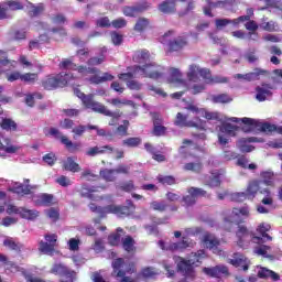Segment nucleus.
I'll return each mask as SVG.
<instances>
[{
	"label": "nucleus",
	"mask_w": 282,
	"mask_h": 282,
	"mask_svg": "<svg viewBox=\"0 0 282 282\" xmlns=\"http://www.w3.org/2000/svg\"><path fill=\"white\" fill-rule=\"evenodd\" d=\"M187 83L183 79L182 72L177 68H170L167 72L166 82L173 87H184L194 95L202 94L206 90L207 76L206 68H202L197 64H192L186 73Z\"/></svg>",
	"instance_id": "nucleus-1"
},
{
	"label": "nucleus",
	"mask_w": 282,
	"mask_h": 282,
	"mask_svg": "<svg viewBox=\"0 0 282 282\" xmlns=\"http://www.w3.org/2000/svg\"><path fill=\"white\" fill-rule=\"evenodd\" d=\"M230 122H242L245 124L242 127V131L248 133L250 131H263L264 133H272V131H276V126L268 122H261L259 120L250 119V118H226L223 121L219 132H218V142L223 147H226L230 142V138H235L237 132L239 131V127L231 124Z\"/></svg>",
	"instance_id": "nucleus-2"
},
{
	"label": "nucleus",
	"mask_w": 282,
	"mask_h": 282,
	"mask_svg": "<svg viewBox=\"0 0 282 282\" xmlns=\"http://www.w3.org/2000/svg\"><path fill=\"white\" fill-rule=\"evenodd\" d=\"M151 54L149 51H137L133 55L134 63L141 66H132L128 73L119 75L120 80H131V78H152L153 80H162L164 78V68L153 62H150Z\"/></svg>",
	"instance_id": "nucleus-3"
},
{
	"label": "nucleus",
	"mask_w": 282,
	"mask_h": 282,
	"mask_svg": "<svg viewBox=\"0 0 282 282\" xmlns=\"http://www.w3.org/2000/svg\"><path fill=\"white\" fill-rule=\"evenodd\" d=\"M61 69H70L72 72H77V78L83 80H88L91 85H100L102 83H108L113 80V75L111 73H102L101 75H95L98 73V68L78 66L72 62V59H63L59 64Z\"/></svg>",
	"instance_id": "nucleus-4"
},
{
	"label": "nucleus",
	"mask_w": 282,
	"mask_h": 282,
	"mask_svg": "<svg viewBox=\"0 0 282 282\" xmlns=\"http://www.w3.org/2000/svg\"><path fill=\"white\" fill-rule=\"evenodd\" d=\"M257 193H260V195L264 196L262 198V204H264V206H272V204H274L272 192H270V188L268 187L263 188L259 180L250 181L245 192H237L231 194V199L234 202H246V199H254L257 197Z\"/></svg>",
	"instance_id": "nucleus-5"
},
{
	"label": "nucleus",
	"mask_w": 282,
	"mask_h": 282,
	"mask_svg": "<svg viewBox=\"0 0 282 282\" xmlns=\"http://www.w3.org/2000/svg\"><path fill=\"white\" fill-rule=\"evenodd\" d=\"M188 110L192 111V113H195L197 116L194 120H189L188 118L182 112H178L176 115V119L174 121V124L176 127H196L199 128L202 127V119L199 118H205L206 120H219L220 122H224V118H221V115L219 112H209L204 108H198L197 106H189Z\"/></svg>",
	"instance_id": "nucleus-6"
},
{
	"label": "nucleus",
	"mask_w": 282,
	"mask_h": 282,
	"mask_svg": "<svg viewBox=\"0 0 282 282\" xmlns=\"http://www.w3.org/2000/svg\"><path fill=\"white\" fill-rule=\"evenodd\" d=\"M203 259H206V251L204 250L192 252L187 260L182 257H175L174 261L177 265V270L178 272H181L182 275L185 276L184 280H181L178 282H188V279L193 280V278L195 276V269L193 268V265H195V263H202Z\"/></svg>",
	"instance_id": "nucleus-7"
},
{
	"label": "nucleus",
	"mask_w": 282,
	"mask_h": 282,
	"mask_svg": "<svg viewBox=\"0 0 282 282\" xmlns=\"http://www.w3.org/2000/svg\"><path fill=\"white\" fill-rule=\"evenodd\" d=\"M74 94L82 100L83 105L86 107V109H91L93 111H96L97 113H102L104 116H109L111 121L109 122L110 126H113L118 122V118L122 116V112H112L111 110L107 109L105 105L95 101L94 95H85L80 89L74 88Z\"/></svg>",
	"instance_id": "nucleus-8"
},
{
	"label": "nucleus",
	"mask_w": 282,
	"mask_h": 282,
	"mask_svg": "<svg viewBox=\"0 0 282 282\" xmlns=\"http://www.w3.org/2000/svg\"><path fill=\"white\" fill-rule=\"evenodd\" d=\"M78 76V72L72 73V74H59L56 76H48L44 82H43V87L44 89H56L57 87H65V85H74V80Z\"/></svg>",
	"instance_id": "nucleus-9"
},
{
	"label": "nucleus",
	"mask_w": 282,
	"mask_h": 282,
	"mask_svg": "<svg viewBox=\"0 0 282 282\" xmlns=\"http://www.w3.org/2000/svg\"><path fill=\"white\" fill-rule=\"evenodd\" d=\"M3 67H8L9 69H14L17 67V61H12L8 58V53L0 51V76L1 74H6V78L9 83H14V80H21L22 74L19 70H14L8 73V70L3 69Z\"/></svg>",
	"instance_id": "nucleus-10"
},
{
	"label": "nucleus",
	"mask_w": 282,
	"mask_h": 282,
	"mask_svg": "<svg viewBox=\"0 0 282 282\" xmlns=\"http://www.w3.org/2000/svg\"><path fill=\"white\" fill-rule=\"evenodd\" d=\"M250 217V207L243 206L240 208H234L231 212L227 213L225 216V224L227 230L232 228V224H243V219Z\"/></svg>",
	"instance_id": "nucleus-11"
},
{
	"label": "nucleus",
	"mask_w": 282,
	"mask_h": 282,
	"mask_svg": "<svg viewBox=\"0 0 282 282\" xmlns=\"http://www.w3.org/2000/svg\"><path fill=\"white\" fill-rule=\"evenodd\" d=\"M159 246L162 250H171L172 252H184L186 248H194L195 241L183 236L182 241L178 242H164L159 241Z\"/></svg>",
	"instance_id": "nucleus-12"
},
{
	"label": "nucleus",
	"mask_w": 282,
	"mask_h": 282,
	"mask_svg": "<svg viewBox=\"0 0 282 282\" xmlns=\"http://www.w3.org/2000/svg\"><path fill=\"white\" fill-rule=\"evenodd\" d=\"M89 209L93 213H97L99 218L102 219L106 215L111 213L112 215H129V207H120L116 205H109L108 207H98L95 204L89 205Z\"/></svg>",
	"instance_id": "nucleus-13"
},
{
	"label": "nucleus",
	"mask_w": 282,
	"mask_h": 282,
	"mask_svg": "<svg viewBox=\"0 0 282 282\" xmlns=\"http://www.w3.org/2000/svg\"><path fill=\"white\" fill-rule=\"evenodd\" d=\"M173 34V31H169L163 35L162 40V43H166V41H170L169 47L172 52H180V50H183V47H186V45H188V37L186 35H178L171 41Z\"/></svg>",
	"instance_id": "nucleus-14"
},
{
	"label": "nucleus",
	"mask_w": 282,
	"mask_h": 282,
	"mask_svg": "<svg viewBox=\"0 0 282 282\" xmlns=\"http://www.w3.org/2000/svg\"><path fill=\"white\" fill-rule=\"evenodd\" d=\"M203 248H207V250H212L214 254H218V257H226V252L219 249V239L215 237L213 234H204L203 235Z\"/></svg>",
	"instance_id": "nucleus-15"
},
{
	"label": "nucleus",
	"mask_w": 282,
	"mask_h": 282,
	"mask_svg": "<svg viewBox=\"0 0 282 282\" xmlns=\"http://www.w3.org/2000/svg\"><path fill=\"white\" fill-rule=\"evenodd\" d=\"M51 272L59 276V282H74V279H76V272L61 263L54 264Z\"/></svg>",
	"instance_id": "nucleus-16"
},
{
	"label": "nucleus",
	"mask_w": 282,
	"mask_h": 282,
	"mask_svg": "<svg viewBox=\"0 0 282 282\" xmlns=\"http://www.w3.org/2000/svg\"><path fill=\"white\" fill-rule=\"evenodd\" d=\"M44 239L46 242L41 241L39 250L43 252V254H54V248H56L58 236H56V234H46Z\"/></svg>",
	"instance_id": "nucleus-17"
},
{
	"label": "nucleus",
	"mask_w": 282,
	"mask_h": 282,
	"mask_svg": "<svg viewBox=\"0 0 282 282\" xmlns=\"http://www.w3.org/2000/svg\"><path fill=\"white\" fill-rule=\"evenodd\" d=\"M237 237L238 246H240V248H243L245 243H248V241H253V243H257V241H261V238L253 237L252 234H250L248 229L243 226H239Z\"/></svg>",
	"instance_id": "nucleus-18"
},
{
	"label": "nucleus",
	"mask_w": 282,
	"mask_h": 282,
	"mask_svg": "<svg viewBox=\"0 0 282 282\" xmlns=\"http://www.w3.org/2000/svg\"><path fill=\"white\" fill-rule=\"evenodd\" d=\"M261 76H268V70L261 69V68H256L251 73L247 74H237L235 75V78H238V80H259Z\"/></svg>",
	"instance_id": "nucleus-19"
},
{
	"label": "nucleus",
	"mask_w": 282,
	"mask_h": 282,
	"mask_svg": "<svg viewBox=\"0 0 282 282\" xmlns=\"http://www.w3.org/2000/svg\"><path fill=\"white\" fill-rule=\"evenodd\" d=\"M228 263L235 265V268H242L245 272L250 268V260L241 253H235L234 259H228Z\"/></svg>",
	"instance_id": "nucleus-20"
},
{
	"label": "nucleus",
	"mask_w": 282,
	"mask_h": 282,
	"mask_svg": "<svg viewBox=\"0 0 282 282\" xmlns=\"http://www.w3.org/2000/svg\"><path fill=\"white\" fill-rule=\"evenodd\" d=\"M188 194L189 195H187L183 198V202H185V204L187 206H192V204H195L196 197H205L206 196V191H204L202 188H197V187H191L188 189Z\"/></svg>",
	"instance_id": "nucleus-21"
},
{
	"label": "nucleus",
	"mask_w": 282,
	"mask_h": 282,
	"mask_svg": "<svg viewBox=\"0 0 282 282\" xmlns=\"http://www.w3.org/2000/svg\"><path fill=\"white\" fill-rule=\"evenodd\" d=\"M32 188L34 187L30 185V180H25L24 184L14 183L11 191H13V193H17L18 195H30V193H32Z\"/></svg>",
	"instance_id": "nucleus-22"
},
{
	"label": "nucleus",
	"mask_w": 282,
	"mask_h": 282,
	"mask_svg": "<svg viewBox=\"0 0 282 282\" xmlns=\"http://www.w3.org/2000/svg\"><path fill=\"white\" fill-rule=\"evenodd\" d=\"M203 272L207 274V276H214L216 279H219L221 274H228V267L226 265H217L214 268H204Z\"/></svg>",
	"instance_id": "nucleus-23"
},
{
	"label": "nucleus",
	"mask_w": 282,
	"mask_h": 282,
	"mask_svg": "<svg viewBox=\"0 0 282 282\" xmlns=\"http://www.w3.org/2000/svg\"><path fill=\"white\" fill-rule=\"evenodd\" d=\"M251 142H257V138L240 139L237 142V148L241 153H251V151H254V147L250 144Z\"/></svg>",
	"instance_id": "nucleus-24"
},
{
	"label": "nucleus",
	"mask_w": 282,
	"mask_h": 282,
	"mask_svg": "<svg viewBox=\"0 0 282 282\" xmlns=\"http://www.w3.org/2000/svg\"><path fill=\"white\" fill-rule=\"evenodd\" d=\"M33 202L36 206H52L54 204V196L51 194H39L33 196Z\"/></svg>",
	"instance_id": "nucleus-25"
},
{
	"label": "nucleus",
	"mask_w": 282,
	"mask_h": 282,
	"mask_svg": "<svg viewBox=\"0 0 282 282\" xmlns=\"http://www.w3.org/2000/svg\"><path fill=\"white\" fill-rule=\"evenodd\" d=\"M150 6L151 4L149 2L143 1L139 7H126L123 8V14L124 17H135L138 12L147 10Z\"/></svg>",
	"instance_id": "nucleus-26"
},
{
	"label": "nucleus",
	"mask_w": 282,
	"mask_h": 282,
	"mask_svg": "<svg viewBox=\"0 0 282 282\" xmlns=\"http://www.w3.org/2000/svg\"><path fill=\"white\" fill-rule=\"evenodd\" d=\"M226 6H228L227 1L207 0V7H204V14H206V17H213L210 10L215 8H226Z\"/></svg>",
	"instance_id": "nucleus-27"
},
{
	"label": "nucleus",
	"mask_w": 282,
	"mask_h": 282,
	"mask_svg": "<svg viewBox=\"0 0 282 282\" xmlns=\"http://www.w3.org/2000/svg\"><path fill=\"white\" fill-rule=\"evenodd\" d=\"M272 87L268 85H263L262 87H257L256 91V98L259 100V102H263L264 100H268L270 96H272V91L270 90Z\"/></svg>",
	"instance_id": "nucleus-28"
},
{
	"label": "nucleus",
	"mask_w": 282,
	"mask_h": 282,
	"mask_svg": "<svg viewBox=\"0 0 282 282\" xmlns=\"http://www.w3.org/2000/svg\"><path fill=\"white\" fill-rule=\"evenodd\" d=\"M177 0H166L159 4L160 12H163V14H171L172 12H175V2ZM182 3L186 0H180Z\"/></svg>",
	"instance_id": "nucleus-29"
},
{
	"label": "nucleus",
	"mask_w": 282,
	"mask_h": 282,
	"mask_svg": "<svg viewBox=\"0 0 282 282\" xmlns=\"http://www.w3.org/2000/svg\"><path fill=\"white\" fill-rule=\"evenodd\" d=\"M258 276L260 279H272V281H279L281 279V276H279V273L263 267L259 268Z\"/></svg>",
	"instance_id": "nucleus-30"
},
{
	"label": "nucleus",
	"mask_w": 282,
	"mask_h": 282,
	"mask_svg": "<svg viewBox=\"0 0 282 282\" xmlns=\"http://www.w3.org/2000/svg\"><path fill=\"white\" fill-rule=\"evenodd\" d=\"M112 151H113V148H111L110 145L94 147V148H90L86 152V155H89L90 158H94L95 155H100L102 153H111Z\"/></svg>",
	"instance_id": "nucleus-31"
},
{
	"label": "nucleus",
	"mask_w": 282,
	"mask_h": 282,
	"mask_svg": "<svg viewBox=\"0 0 282 282\" xmlns=\"http://www.w3.org/2000/svg\"><path fill=\"white\" fill-rule=\"evenodd\" d=\"M82 193V197H87L88 199H93L94 202H98L100 199V197H98V195H96V193H98V189L94 188V187H87V185H84L80 189Z\"/></svg>",
	"instance_id": "nucleus-32"
},
{
	"label": "nucleus",
	"mask_w": 282,
	"mask_h": 282,
	"mask_svg": "<svg viewBox=\"0 0 282 282\" xmlns=\"http://www.w3.org/2000/svg\"><path fill=\"white\" fill-rule=\"evenodd\" d=\"M260 177L262 181L261 182V186L262 184H264V186H274V172L268 170V171H263L260 173Z\"/></svg>",
	"instance_id": "nucleus-33"
},
{
	"label": "nucleus",
	"mask_w": 282,
	"mask_h": 282,
	"mask_svg": "<svg viewBox=\"0 0 282 282\" xmlns=\"http://www.w3.org/2000/svg\"><path fill=\"white\" fill-rule=\"evenodd\" d=\"M206 77H207V85H219L224 83H228V77L224 76H214L210 74V70L206 68Z\"/></svg>",
	"instance_id": "nucleus-34"
},
{
	"label": "nucleus",
	"mask_w": 282,
	"mask_h": 282,
	"mask_svg": "<svg viewBox=\"0 0 282 282\" xmlns=\"http://www.w3.org/2000/svg\"><path fill=\"white\" fill-rule=\"evenodd\" d=\"M3 246L6 248H9V250H14L15 252H21V250H23V245H21L20 242H17L14 238H10V237H7L3 240Z\"/></svg>",
	"instance_id": "nucleus-35"
},
{
	"label": "nucleus",
	"mask_w": 282,
	"mask_h": 282,
	"mask_svg": "<svg viewBox=\"0 0 282 282\" xmlns=\"http://www.w3.org/2000/svg\"><path fill=\"white\" fill-rule=\"evenodd\" d=\"M246 30L249 31V39L251 41H257L258 39V34H257V30H259V24H257V22L254 21H248L245 24Z\"/></svg>",
	"instance_id": "nucleus-36"
},
{
	"label": "nucleus",
	"mask_w": 282,
	"mask_h": 282,
	"mask_svg": "<svg viewBox=\"0 0 282 282\" xmlns=\"http://www.w3.org/2000/svg\"><path fill=\"white\" fill-rule=\"evenodd\" d=\"M260 28L267 32H276V30H279V24L274 21H268V18H263L260 22Z\"/></svg>",
	"instance_id": "nucleus-37"
},
{
	"label": "nucleus",
	"mask_w": 282,
	"mask_h": 282,
	"mask_svg": "<svg viewBox=\"0 0 282 282\" xmlns=\"http://www.w3.org/2000/svg\"><path fill=\"white\" fill-rule=\"evenodd\" d=\"M272 227L268 223H262L257 227V232L261 235L264 239H268V241H272V236L268 235L267 232H270V229Z\"/></svg>",
	"instance_id": "nucleus-38"
},
{
	"label": "nucleus",
	"mask_w": 282,
	"mask_h": 282,
	"mask_svg": "<svg viewBox=\"0 0 282 282\" xmlns=\"http://www.w3.org/2000/svg\"><path fill=\"white\" fill-rule=\"evenodd\" d=\"M20 217H22V219H29L30 221H33V219H36L39 217V210L22 207L20 212Z\"/></svg>",
	"instance_id": "nucleus-39"
},
{
	"label": "nucleus",
	"mask_w": 282,
	"mask_h": 282,
	"mask_svg": "<svg viewBox=\"0 0 282 282\" xmlns=\"http://www.w3.org/2000/svg\"><path fill=\"white\" fill-rule=\"evenodd\" d=\"M65 171H70L72 173H78V171H80V165H78V163L74 162V159L72 158H67L64 161L63 164Z\"/></svg>",
	"instance_id": "nucleus-40"
},
{
	"label": "nucleus",
	"mask_w": 282,
	"mask_h": 282,
	"mask_svg": "<svg viewBox=\"0 0 282 282\" xmlns=\"http://www.w3.org/2000/svg\"><path fill=\"white\" fill-rule=\"evenodd\" d=\"M107 102H109V105H112V107H118L119 109L121 107H124L126 105L134 107L133 101L120 98L108 99Z\"/></svg>",
	"instance_id": "nucleus-41"
},
{
	"label": "nucleus",
	"mask_w": 282,
	"mask_h": 282,
	"mask_svg": "<svg viewBox=\"0 0 282 282\" xmlns=\"http://www.w3.org/2000/svg\"><path fill=\"white\" fill-rule=\"evenodd\" d=\"M122 248L126 250V252H133L135 250V241L131 236H126L122 239Z\"/></svg>",
	"instance_id": "nucleus-42"
},
{
	"label": "nucleus",
	"mask_w": 282,
	"mask_h": 282,
	"mask_svg": "<svg viewBox=\"0 0 282 282\" xmlns=\"http://www.w3.org/2000/svg\"><path fill=\"white\" fill-rule=\"evenodd\" d=\"M270 250H272V248L270 246L261 245V246L256 247L253 249V252L256 254H259V257H264L267 259H270L272 257L269 254Z\"/></svg>",
	"instance_id": "nucleus-43"
},
{
	"label": "nucleus",
	"mask_w": 282,
	"mask_h": 282,
	"mask_svg": "<svg viewBox=\"0 0 282 282\" xmlns=\"http://www.w3.org/2000/svg\"><path fill=\"white\" fill-rule=\"evenodd\" d=\"M208 186H212V188H215L221 184V174L219 172L215 171L209 176V180L207 181Z\"/></svg>",
	"instance_id": "nucleus-44"
},
{
	"label": "nucleus",
	"mask_w": 282,
	"mask_h": 282,
	"mask_svg": "<svg viewBox=\"0 0 282 282\" xmlns=\"http://www.w3.org/2000/svg\"><path fill=\"white\" fill-rule=\"evenodd\" d=\"M0 263L6 265V270H10V272H19L21 269L17 267V264L8 261V258L0 253Z\"/></svg>",
	"instance_id": "nucleus-45"
},
{
	"label": "nucleus",
	"mask_w": 282,
	"mask_h": 282,
	"mask_svg": "<svg viewBox=\"0 0 282 282\" xmlns=\"http://www.w3.org/2000/svg\"><path fill=\"white\" fill-rule=\"evenodd\" d=\"M28 10L31 17H39V14H41V12L45 10V7L43 4L34 6L32 3H29Z\"/></svg>",
	"instance_id": "nucleus-46"
},
{
	"label": "nucleus",
	"mask_w": 282,
	"mask_h": 282,
	"mask_svg": "<svg viewBox=\"0 0 282 282\" xmlns=\"http://www.w3.org/2000/svg\"><path fill=\"white\" fill-rule=\"evenodd\" d=\"M51 35L53 39H55V41H63V39L67 36V32L63 28L52 29Z\"/></svg>",
	"instance_id": "nucleus-47"
},
{
	"label": "nucleus",
	"mask_w": 282,
	"mask_h": 282,
	"mask_svg": "<svg viewBox=\"0 0 282 282\" xmlns=\"http://www.w3.org/2000/svg\"><path fill=\"white\" fill-rule=\"evenodd\" d=\"M252 14H254V10L248 9L247 15H241V17L232 20L234 25L237 26V25H239V23H245V21H250V18L252 17Z\"/></svg>",
	"instance_id": "nucleus-48"
},
{
	"label": "nucleus",
	"mask_w": 282,
	"mask_h": 282,
	"mask_svg": "<svg viewBox=\"0 0 282 282\" xmlns=\"http://www.w3.org/2000/svg\"><path fill=\"white\" fill-rule=\"evenodd\" d=\"M144 147L145 150L149 151V153L153 154V160H156V162H164V160H166L164 155L155 153V149L153 148V145H151V143H145Z\"/></svg>",
	"instance_id": "nucleus-49"
},
{
	"label": "nucleus",
	"mask_w": 282,
	"mask_h": 282,
	"mask_svg": "<svg viewBox=\"0 0 282 282\" xmlns=\"http://www.w3.org/2000/svg\"><path fill=\"white\" fill-rule=\"evenodd\" d=\"M147 28H149V20L141 18L137 21V23L134 25V31L135 32H144V30H147Z\"/></svg>",
	"instance_id": "nucleus-50"
},
{
	"label": "nucleus",
	"mask_w": 282,
	"mask_h": 282,
	"mask_svg": "<svg viewBox=\"0 0 282 282\" xmlns=\"http://www.w3.org/2000/svg\"><path fill=\"white\" fill-rule=\"evenodd\" d=\"M212 101L216 104H226V102H231L232 98H230V96H228L227 94H221V95L213 96Z\"/></svg>",
	"instance_id": "nucleus-51"
},
{
	"label": "nucleus",
	"mask_w": 282,
	"mask_h": 282,
	"mask_svg": "<svg viewBox=\"0 0 282 282\" xmlns=\"http://www.w3.org/2000/svg\"><path fill=\"white\" fill-rule=\"evenodd\" d=\"M100 175L101 177H104V180H106V182H113V180H116V171L115 170H104L100 171Z\"/></svg>",
	"instance_id": "nucleus-52"
},
{
	"label": "nucleus",
	"mask_w": 282,
	"mask_h": 282,
	"mask_svg": "<svg viewBox=\"0 0 282 282\" xmlns=\"http://www.w3.org/2000/svg\"><path fill=\"white\" fill-rule=\"evenodd\" d=\"M1 128L6 131H15L17 130V123L12 121V119H3L1 122Z\"/></svg>",
	"instance_id": "nucleus-53"
},
{
	"label": "nucleus",
	"mask_w": 282,
	"mask_h": 282,
	"mask_svg": "<svg viewBox=\"0 0 282 282\" xmlns=\"http://www.w3.org/2000/svg\"><path fill=\"white\" fill-rule=\"evenodd\" d=\"M34 98H36L37 100H41V98H43V95H41V93H34L32 95H26L25 104L28 105V107H34Z\"/></svg>",
	"instance_id": "nucleus-54"
},
{
	"label": "nucleus",
	"mask_w": 282,
	"mask_h": 282,
	"mask_svg": "<svg viewBox=\"0 0 282 282\" xmlns=\"http://www.w3.org/2000/svg\"><path fill=\"white\" fill-rule=\"evenodd\" d=\"M88 126H83V124H79L75 128H73L72 132L74 133V140H76V138H80L83 135V133H85V131H87Z\"/></svg>",
	"instance_id": "nucleus-55"
},
{
	"label": "nucleus",
	"mask_w": 282,
	"mask_h": 282,
	"mask_svg": "<svg viewBox=\"0 0 282 282\" xmlns=\"http://www.w3.org/2000/svg\"><path fill=\"white\" fill-rule=\"evenodd\" d=\"M184 170L185 171H193L194 173H199V171H202V164L199 162L196 163H186L184 165Z\"/></svg>",
	"instance_id": "nucleus-56"
},
{
	"label": "nucleus",
	"mask_w": 282,
	"mask_h": 282,
	"mask_svg": "<svg viewBox=\"0 0 282 282\" xmlns=\"http://www.w3.org/2000/svg\"><path fill=\"white\" fill-rule=\"evenodd\" d=\"M45 214L48 217V219H51V221H58V217H61V214L56 208H50L45 212Z\"/></svg>",
	"instance_id": "nucleus-57"
},
{
	"label": "nucleus",
	"mask_w": 282,
	"mask_h": 282,
	"mask_svg": "<svg viewBox=\"0 0 282 282\" xmlns=\"http://www.w3.org/2000/svg\"><path fill=\"white\" fill-rule=\"evenodd\" d=\"M166 128L160 124V119L154 120V135H164Z\"/></svg>",
	"instance_id": "nucleus-58"
},
{
	"label": "nucleus",
	"mask_w": 282,
	"mask_h": 282,
	"mask_svg": "<svg viewBox=\"0 0 282 282\" xmlns=\"http://www.w3.org/2000/svg\"><path fill=\"white\" fill-rule=\"evenodd\" d=\"M39 78V75L36 73H26L22 74L21 80L22 83H34Z\"/></svg>",
	"instance_id": "nucleus-59"
},
{
	"label": "nucleus",
	"mask_w": 282,
	"mask_h": 282,
	"mask_svg": "<svg viewBox=\"0 0 282 282\" xmlns=\"http://www.w3.org/2000/svg\"><path fill=\"white\" fill-rule=\"evenodd\" d=\"M55 182L56 184H59V186H64V187L72 186V180H69V177L65 175L58 176L55 180Z\"/></svg>",
	"instance_id": "nucleus-60"
},
{
	"label": "nucleus",
	"mask_w": 282,
	"mask_h": 282,
	"mask_svg": "<svg viewBox=\"0 0 282 282\" xmlns=\"http://www.w3.org/2000/svg\"><path fill=\"white\" fill-rule=\"evenodd\" d=\"M141 274L144 279H153L155 274H158V270L153 268H145L142 270Z\"/></svg>",
	"instance_id": "nucleus-61"
},
{
	"label": "nucleus",
	"mask_w": 282,
	"mask_h": 282,
	"mask_svg": "<svg viewBox=\"0 0 282 282\" xmlns=\"http://www.w3.org/2000/svg\"><path fill=\"white\" fill-rule=\"evenodd\" d=\"M7 6L9 10H23V3L17 0H8Z\"/></svg>",
	"instance_id": "nucleus-62"
},
{
	"label": "nucleus",
	"mask_w": 282,
	"mask_h": 282,
	"mask_svg": "<svg viewBox=\"0 0 282 282\" xmlns=\"http://www.w3.org/2000/svg\"><path fill=\"white\" fill-rule=\"evenodd\" d=\"M215 23H216L217 30H224V28H226V25H228L229 23H232V25H235L232 20H228V19H217Z\"/></svg>",
	"instance_id": "nucleus-63"
},
{
	"label": "nucleus",
	"mask_w": 282,
	"mask_h": 282,
	"mask_svg": "<svg viewBox=\"0 0 282 282\" xmlns=\"http://www.w3.org/2000/svg\"><path fill=\"white\" fill-rule=\"evenodd\" d=\"M142 142V139L140 138H129L123 140V144H126V147H138V144H140Z\"/></svg>",
	"instance_id": "nucleus-64"
}]
</instances>
